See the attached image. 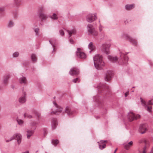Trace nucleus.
Instances as JSON below:
<instances>
[{
	"instance_id": "nucleus-1",
	"label": "nucleus",
	"mask_w": 153,
	"mask_h": 153,
	"mask_svg": "<svg viewBox=\"0 0 153 153\" xmlns=\"http://www.w3.org/2000/svg\"><path fill=\"white\" fill-rule=\"evenodd\" d=\"M94 66L97 70H101L105 66V63L102 59V56L99 54L96 55L94 57Z\"/></svg>"
},
{
	"instance_id": "nucleus-2",
	"label": "nucleus",
	"mask_w": 153,
	"mask_h": 153,
	"mask_svg": "<svg viewBox=\"0 0 153 153\" xmlns=\"http://www.w3.org/2000/svg\"><path fill=\"white\" fill-rule=\"evenodd\" d=\"M86 29L89 35H91L94 36H97L98 35V32L95 30L94 26L92 25L88 24Z\"/></svg>"
},
{
	"instance_id": "nucleus-3",
	"label": "nucleus",
	"mask_w": 153,
	"mask_h": 153,
	"mask_svg": "<svg viewBox=\"0 0 153 153\" xmlns=\"http://www.w3.org/2000/svg\"><path fill=\"white\" fill-rule=\"evenodd\" d=\"M53 103L54 105V108H53V109H54L55 111H53L51 113L58 115L59 113L64 112L62 111L63 108L62 107L57 105L55 101L53 102Z\"/></svg>"
},
{
	"instance_id": "nucleus-4",
	"label": "nucleus",
	"mask_w": 153,
	"mask_h": 153,
	"mask_svg": "<svg viewBox=\"0 0 153 153\" xmlns=\"http://www.w3.org/2000/svg\"><path fill=\"white\" fill-rule=\"evenodd\" d=\"M128 53H126L125 55H124V54L123 53H120V57L122 58L123 57V59H122V60L120 61V62H118L119 64L122 65H126L128 59V58L126 55Z\"/></svg>"
},
{
	"instance_id": "nucleus-5",
	"label": "nucleus",
	"mask_w": 153,
	"mask_h": 153,
	"mask_svg": "<svg viewBox=\"0 0 153 153\" xmlns=\"http://www.w3.org/2000/svg\"><path fill=\"white\" fill-rule=\"evenodd\" d=\"M129 121L131 122L134 120L140 118V116L139 114H135L133 112H130L128 113L127 115Z\"/></svg>"
},
{
	"instance_id": "nucleus-6",
	"label": "nucleus",
	"mask_w": 153,
	"mask_h": 153,
	"mask_svg": "<svg viewBox=\"0 0 153 153\" xmlns=\"http://www.w3.org/2000/svg\"><path fill=\"white\" fill-rule=\"evenodd\" d=\"M97 19L96 13L89 14L86 16V19L87 22L91 23Z\"/></svg>"
},
{
	"instance_id": "nucleus-7",
	"label": "nucleus",
	"mask_w": 153,
	"mask_h": 153,
	"mask_svg": "<svg viewBox=\"0 0 153 153\" xmlns=\"http://www.w3.org/2000/svg\"><path fill=\"white\" fill-rule=\"evenodd\" d=\"M143 141L145 144V146L143 149H138V153H146L147 147L149 146V142L146 141L145 139H143Z\"/></svg>"
},
{
	"instance_id": "nucleus-8",
	"label": "nucleus",
	"mask_w": 153,
	"mask_h": 153,
	"mask_svg": "<svg viewBox=\"0 0 153 153\" xmlns=\"http://www.w3.org/2000/svg\"><path fill=\"white\" fill-rule=\"evenodd\" d=\"M67 32H68V35H69V41L70 43L71 44H73L74 43V40L70 37L71 36L72 34H75L76 33V30L75 29H73L71 30H67Z\"/></svg>"
},
{
	"instance_id": "nucleus-9",
	"label": "nucleus",
	"mask_w": 153,
	"mask_h": 153,
	"mask_svg": "<svg viewBox=\"0 0 153 153\" xmlns=\"http://www.w3.org/2000/svg\"><path fill=\"white\" fill-rule=\"evenodd\" d=\"M140 100L142 105L144 106L145 109L148 112H151L152 108V107L149 106L147 105L146 102L141 97L140 98Z\"/></svg>"
},
{
	"instance_id": "nucleus-10",
	"label": "nucleus",
	"mask_w": 153,
	"mask_h": 153,
	"mask_svg": "<svg viewBox=\"0 0 153 153\" xmlns=\"http://www.w3.org/2000/svg\"><path fill=\"white\" fill-rule=\"evenodd\" d=\"M111 41L110 39L106 40V54H108L109 53V48L111 45Z\"/></svg>"
},
{
	"instance_id": "nucleus-11",
	"label": "nucleus",
	"mask_w": 153,
	"mask_h": 153,
	"mask_svg": "<svg viewBox=\"0 0 153 153\" xmlns=\"http://www.w3.org/2000/svg\"><path fill=\"white\" fill-rule=\"evenodd\" d=\"M113 75V73L112 71H108L106 73V81H108L111 80Z\"/></svg>"
},
{
	"instance_id": "nucleus-12",
	"label": "nucleus",
	"mask_w": 153,
	"mask_h": 153,
	"mask_svg": "<svg viewBox=\"0 0 153 153\" xmlns=\"http://www.w3.org/2000/svg\"><path fill=\"white\" fill-rule=\"evenodd\" d=\"M69 74L70 75L72 76L76 75L79 74V71L76 68H73L70 69Z\"/></svg>"
},
{
	"instance_id": "nucleus-13",
	"label": "nucleus",
	"mask_w": 153,
	"mask_h": 153,
	"mask_svg": "<svg viewBox=\"0 0 153 153\" xmlns=\"http://www.w3.org/2000/svg\"><path fill=\"white\" fill-rule=\"evenodd\" d=\"M19 102L20 103H24L26 101V94L25 92L23 93L22 95L19 99Z\"/></svg>"
},
{
	"instance_id": "nucleus-14",
	"label": "nucleus",
	"mask_w": 153,
	"mask_h": 153,
	"mask_svg": "<svg viewBox=\"0 0 153 153\" xmlns=\"http://www.w3.org/2000/svg\"><path fill=\"white\" fill-rule=\"evenodd\" d=\"M76 56L77 58L82 59H85L86 57L85 54L83 52L80 51H77L76 52Z\"/></svg>"
},
{
	"instance_id": "nucleus-15",
	"label": "nucleus",
	"mask_w": 153,
	"mask_h": 153,
	"mask_svg": "<svg viewBox=\"0 0 153 153\" xmlns=\"http://www.w3.org/2000/svg\"><path fill=\"white\" fill-rule=\"evenodd\" d=\"M146 125L145 124L141 125L139 127V131L141 134L144 133L146 131Z\"/></svg>"
},
{
	"instance_id": "nucleus-16",
	"label": "nucleus",
	"mask_w": 153,
	"mask_h": 153,
	"mask_svg": "<svg viewBox=\"0 0 153 153\" xmlns=\"http://www.w3.org/2000/svg\"><path fill=\"white\" fill-rule=\"evenodd\" d=\"M14 136H15L14 139L17 140L18 143L19 144H20L22 138L21 135L19 134H16L14 135Z\"/></svg>"
},
{
	"instance_id": "nucleus-17",
	"label": "nucleus",
	"mask_w": 153,
	"mask_h": 153,
	"mask_svg": "<svg viewBox=\"0 0 153 153\" xmlns=\"http://www.w3.org/2000/svg\"><path fill=\"white\" fill-rule=\"evenodd\" d=\"M65 112L69 116H72L74 113V112L71 110L70 107H66L65 109Z\"/></svg>"
},
{
	"instance_id": "nucleus-18",
	"label": "nucleus",
	"mask_w": 153,
	"mask_h": 153,
	"mask_svg": "<svg viewBox=\"0 0 153 153\" xmlns=\"http://www.w3.org/2000/svg\"><path fill=\"white\" fill-rule=\"evenodd\" d=\"M96 88H97L99 91H101L102 90H104L105 89V85L104 84L100 83L98 85H95V86Z\"/></svg>"
},
{
	"instance_id": "nucleus-19",
	"label": "nucleus",
	"mask_w": 153,
	"mask_h": 153,
	"mask_svg": "<svg viewBox=\"0 0 153 153\" xmlns=\"http://www.w3.org/2000/svg\"><path fill=\"white\" fill-rule=\"evenodd\" d=\"M108 58L110 61L113 63L116 62L118 60V58L116 56H111L108 55Z\"/></svg>"
},
{
	"instance_id": "nucleus-20",
	"label": "nucleus",
	"mask_w": 153,
	"mask_h": 153,
	"mask_svg": "<svg viewBox=\"0 0 153 153\" xmlns=\"http://www.w3.org/2000/svg\"><path fill=\"white\" fill-rule=\"evenodd\" d=\"M19 82L21 84L25 85L27 83V79L25 77L23 76L19 78Z\"/></svg>"
},
{
	"instance_id": "nucleus-21",
	"label": "nucleus",
	"mask_w": 153,
	"mask_h": 153,
	"mask_svg": "<svg viewBox=\"0 0 153 153\" xmlns=\"http://www.w3.org/2000/svg\"><path fill=\"white\" fill-rule=\"evenodd\" d=\"M133 143V142L131 141L128 143H124L123 145L125 149L128 150L129 149L131 146L132 145Z\"/></svg>"
},
{
	"instance_id": "nucleus-22",
	"label": "nucleus",
	"mask_w": 153,
	"mask_h": 153,
	"mask_svg": "<svg viewBox=\"0 0 153 153\" xmlns=\"http://www.w3.org/2000/svg\"><path fill=\"white\" fill-rule=\"evenodd\" d=\"M127 39L128 40H129L131 43L134 45L135 46L137 45V42L134 39L129 36L128 37Z\"/></svg>"
},
{
	"instance_id": "nucleus-23",
	"label": "nucleus",
	"mask_w": 153,
	"mask_h": 153,
	"mask_svg": "<svg viewBox=\"0 0 153 153\" xmlns=\"http://www.w3.org/2000/svg\"><path fill=\"white\" fill-rule=\"evenodd\" d=\"M98 143H99V147L100 149H102L105 148V140H102L100 142H98Z\"/></svg>"
},
{
	"instance_id": "nucleus-24",
	"label": "nucleus",
	"mask_w": 153,
	"mask_h": 153,
	"mask_svg": "<svg viewBox=\"0 0 153 153\" xmlns=\"http://www.w3.org/2000/svg\"><path fill=\"white\" fill-rule=\"evenodd\" d=\"M39 14L40 18L42 21L46 20L48 18L47 15L43 13H40Z\"/></svg>"
},
{
	"instance_id": "nucleus-25",
	"label": "nucleus",
	"mask_w": 153,
	"mask_h": 153,
	"mask_svg": "<svg viewBox=\"0 0 153 153\" xmlns=\"http://www.w3.org/2000/svg\"><path fill=\"white\" fill-rule=\"evenodd\" d=\"M34 130L33 129H29L27 131V138L29 139L32 136L34 132Z\"/></svg>"
},
{
	"instance_id": "nucleus-26",
	"label": "nucleus",
	"mask_w": 153,
	"mask_h": 153,
	"mask_svg": "<svg viewBox=\"0 0 153 153\" xmlns=\"http://www.w3.org/2000/svg\"><path fill=\"white\" fill-rule=\"evenodd\" d=\"M135 7V5L134 4H127L125 6V8L127 10H130L134 8Z\"/></svg>"
},
{
	"instance_id": "nucleus-27",
	"label": "nucleus",
	"mask_w": 153,
	"mask_h": 153,
	"mask_svg": "<svg viewBox=\"0 0 153 153\" xmlns=\"http://www.w3.org/2000/svg\"><path fill=\"white\" fill-rule=\"evenodd\" d=\"M88 48L91 50L90 51V53L91 52V51H94L95 49V47L93 43L91 42L88 44Z\"/></svg>"
},
{
	"instance_id": "nucleus-28",
	"label": "nucleus",
	"mask_w": 153,
	"mask_h": 153,
	"mask_svg": "<svg viewBox=\"0 0 153 153\" xmlns=\"http://www.w3.org/2000/svg\"><path fill=\"white\" fill-rule=\"evenodd\" d=\"M57 125V120L56 119H53L52 122V127L53 129H55Z\"/></svg>"
},
{
	"instance_id": "nucleus-29",
	"label": "nucleus",
	"mask_w": 153,
	"mask_h": 153,
	"mask_svg": "<svg viewBox=\"0 0 153 153\" xmlns=\"http://www.w3.org/2000/svg\"><path fill=\"white\" fill-rule=\"evenodd\" d=\"M10 77V76L9 74H7L4 76L3 82L4 84H6L7 83L8 79Z\"/></svg>"
},
{
	"instance_id": "nucleus-30",
	"label": "nucleus",
	"mask_w": 153,
	"mask_h": 153,
	"mask_svg": "<svg viewBox=\"0 0 153 153\" xmlns=\"http://www.w3.org/2000/svg\"><path fill=\"white\" fill-rule=\"evenodd\" d=\"M46 10L45 8L43 6H41L39 7L38 9L39 14L40 13H42L43 11H45Z\"/></svg>"
},
{
	"instance_id": "nucleus-31",
	"label": "nucleus",
	"mask_w": 153,
	"mask_h": 153,
	"mask_svg": "<svg viewBox=\"0 0 153 153\" xmlns=\"http://www.w3.org/2000/svg\"><path fill=\"white\" fill-rule=\"evenodd\" d=\"M31 59L33 62H36L37 60L36 55L34 54H32L31 55Z\"/></svg>"
},
{
	"instance_id": "nucleus-32",
	"label": "nucleus",
	"mask_w": 153,
	"mask_h": 153,
	"mask_svg": "<svg viewBox=\"0 0 153 153\" xmlns=\"http://www.w3.org/2000/svg\"><path fill=\"white\" fill-rule=\"evenodd\" d=\"M14 23L11 20L9 21L8 22L7 27L9 28H11L14 26Z\"/></svg>"
},
{
	"instance_id": "nucleus-33",
	"label": "nucleus",
	"mask_w": 153,
	"mask_h": 153,
	"mask_svg": "<svg viewBox=\"0 0 153 153\" xmlns=\"http://www.w3.org/2000/svg\"><path fill=\"white\" fill-rule=\"evenodd\" d=\"M22 2V0H14V4L18 6L21 5L20 3Z\"/></svg>"
},
{
	"instance_id": "nucleus-34",
	"label": "nucleus",
	"mask_w": 153,
	"mask_h": 153,
	"mask_svg": "<svg viewBox=\"0 0 153 153\" xmlns=\"http://www.w3.org/2000/svg\"><path fill=\"white\" fill-rule=\"evenodd\" d=\"M55 41H56L54 39H51L49 40L50 43L52 45L53 48H54L55 47V45L56 43Z\"/></svg>"
},
{
	"instance_id": "nucleus-35",
	"label": "nucleus",
	"mask_w": 153,
	"mask_h": 153,
	"mask_svg": "<svg viewBox=\"0 0 153 153\" xmlns=\"http://www.w3.org/2000/svg\"><path fill=\"white\" fill-rule=\"evenodd\" d=\"M52 144L54 146H56L59 143V141L57 140L53 139L52 140Z\"/></svg>"
},
{
	"instance_id": "nucleus-36",
	"label": "nucleus",
	"mask_w": 153,
	"mask_h": 153,
	"mask_svg": "<svg viewBox=\"0 0 153 153\" xmlns=\"http://www.w3.org/2000/svg\"><path fill=\"white\" fill-rule=\"evenodd\" d=\"M36 123L35 122H33L31 123V125L32 126L31 129L33 130H35L36 128Z\"/></svg>"
},
{
	"instance_id": "nucleus-37",
	"label": "nucleus",
	"mask_w": 153,
	"mask_h": 153,
	"mask_svg": "<svg viewBox=\"0 0 153 153\" xmlns=\"http://www.w3.org/2000/svg\"><path fill=\"white\" fill-rule=\"evenodd\" d=\"M19 55V53L18 51H16L13 53L12 54L13 58H16L18 57Z\"/></svg>"
},
{
	"instance_id": "nucleus-38",
	"label": "nucleus",
	"mask_w": 153,
	"mask_h": 153,
	"mask_svg": "<svg viewBox=\"0 0 153 153\" xmlns=\"http://www.w3.org/2000/svg\"><path fill=\"white\" fill-rule=\"evenodd\" d=\"M17 122L18 123V124L21 126L24 123V121L22 120L18 119H17Z\"/></svg>"
},
{
	"instance_id": "nucleus-39",
	"label": "nucleus",
	"mask_w": 153,
	"mask_h": 153,
	"mask_svg": "<svg viewBox=\"0 0 153 153\" xmlns=\"http://www.w3.org/2000/svg\"><path fill=\"white\" fill-rule=\"evenodd\" d=\"M51 19L54 20H56L58 19V17L55 13H53L52 16H50Z\"/></svg>"
},
{
	"instance_id": "nucleus-40",
	"label": "nucleus",
	"mask_w": 153,
	"mask_h": 153,
	"mask_svg": "<svg viewBox=\"0 0 153 153\" xmlns=\"http://www.w3.org/2000/svg\"><path fill=\"white\" fill-rule=\"evenodd\" d=\"M100 49L101 51L104 52H105V44H103L100 47Z\"/></svg>"
},
{
	"instance_id": "nucleus-41",
	"label": "nucleus",
	"mask_w": 153,
	"mask_h": 153,
	"mask_svg": "<svg viewBox=\"0 0 153 153\" xmlns=\"http://www.w3.org/2000/svg\"><path fill=\"white\" fill-rule=\"evenodd\" d=\"M33 113L38 117H39L40 116V114L36 111H33Z\"/></svg>"
},
{
	"instance_id": "nucleus-42",
	"label": "nucleus",
	"mask_w": 153,
	"mask_h": 153,
	"mask_svg": "<svg viewBox=\"0 0 153 153\" xmlns=\"http://www.w3.org/2000/svg\"><path fill=\"white\" fill-rule=\"evenodd\" d=\"M24 117L25 118H31L32 117V116L31 115L26 113L24 114Z\"/></svg>"
},
{
	"instance_id": "nucleus-43",
	"label": "nucleus",
	"mask_w": 153,
	"mask_h": 153,
	"mask_svg": "<svg viewBox=\"0 0 153 153\" xmlns=\"http://www.w3.org/2000/svg\"><path fill=\"white\" fill-rule=\"evenodd\" d=\"M93 99L94 100L98 103H100V101L99 100V99H98V96H95V97H93Z\"/></svg>"
},
{
	"instance_id": "nucleus-44",
	"label": "nucleus",
	"mask_w": 153,
	"mask_h": 153,
	"mask_svg": "<svg viewBox=\"0 0 153 153\" xmlns=\"http://www.w3.org/2000/svg\"><path fill=\"white\" fill-rule=\"evenodd\" d=\"M39 29L38 28H35L34 29V31L35 32L36 35L39 34Z\"/></svg>"
},
{
	"instance_id": "nucleus-45",
	"label": "nucleus",
	"mask_w": 153,
	"mask_h": 153,
	"mask_svg": "<svg viewBox=\"0 0 153 153\" xmlns=\"http://www.w3.org/2000/svg\"><path fill=\"white\" fill-rule=\"evenodd\" d=\"M73 82L74 83H76L77 82H79V78H77L75 79H74L73 80Z\"/></svg>"
},
{
	"instance_id": "nucleus-46",
	"label": "nucleus",
	"mask_w": 153,
	"mask_h": 153,
	"mask_svg": "<svg viewBox=\"0 0 153 153\" xmlns=\"http://www.w3.org/2000/svg\"><path fill=\"white\" fill-rule=\"evenodd\" d=\"M5 9L4 7H0V12H3L5 11Z\"/></svg>"
},
{
	"instance_id": "nucleus-47",
	"label": "nucleus",
	"mask_w": 153,
	"mask_h": 153,
	"mask_svg": "<svg viewBox=\"0 0 153 153\" xmlns=\"http://www.w3.org/2000/svg\"><path fill=\"white\" fill-rule=\"evenodd\" d=\"M59 32L61 36H64V33L63 31L62 30H60L59 31Z\"/></svg>"
},
{
	"instance_id": "nucleus-48",
	"label": "nucleus",
	"mask_w": 153,
	"mask_h": 153,
	"mask_svg": "<svg viewBox=\"0 0 153 153\" xmlns=\"http://www.w3.org/2000/svg\"><path fill=\"white\" fill-rule=\"evenodd\" d=\"M147 104L148 105H153V103L152 102V100H149L148 102H147Z\"/></svg>"
},
{
	"instance_id": "nucleus-49",
	"label": "nucleus",
	"mask_w": 153,
	"mask_h": 153,
	"mask_svg": "<svg viewBox=\"0 0 153 153\" xmlns=\"http://www.w3.org/2000/svg\"><path fill=\"white\" fill-rule=\"evenodd\" d=\"M99 30L101 32L102 31L103 27H102V26L101 25H100L99 27Z\"/></svg>"
},
{
	"instance_id": "nucleus-50",
	"label": "nucleus",
	"mask_w": 153,
	"mask_h": 153,
	"mask_svg": "<svg viewBox=\"0 0 153 153\" xmlns=\"http://www.w3.org/2000/svg\"><path fill=\"white\" fill-rule=\"evenodd\" d=\"M129 94V91H127L126 92L125 94V97H127V95H128Z\"/></svg>"
},
{
	"instance_id": "nucleus-51",
	"label": "nucleus",
	"mask_w": 153,
	"mask_h": 153,
	"mask_svg": "<svg viewBox=\"0 0 153 153\" xmlns=\"http://www.w3.org/2000/svg\"><path fill=\"white\" fill-rule=\"evenodd\" d=\"M14 138H15V136H14V135H13V136H12V137H10V139H10V140L11 141L12 140H13L14 139Z\"/></svg>"
},
{
	"instance_id": "nucleus-52",
	"label": "nucleus",
	"mask_w": 153,
	"mask_h": 153,
	"mask_svg": "<svg viewBox=\"0 0 153 153\" xmlns=\"http://www.w3.org/2000/svg\"><path fill=\"white\" fill-rule=\"evenodd\" d=\"M77 50L78 51H80L81 50V49L80 48H77Z\"/></svg>"
},
{
	"instance_id": "nucleus-53",
	"label": "nucleus",
	"mask_w": 153,
	"mask_h": 153,
	"mask_svg": "<svg viewBox=\"0 0 153 153\" xmlns=\"http://www.w3.org/2000/svg\"><path fill=\"white\" fill-rule=\"evenodd\" d=\"M10 141V139H9L6 140V141L7 142H9Z\"/></svg>"
},
{
	"instance_id": "nucleus-54",
	"label": "nucleus",
	"mask_w": 153,
	"mask_h": 153,
	"mask_svg": "<svg viewBox=\"0 0 153 153\" xmlns=\"http://www.w3.org/2000/svg\"><path fill=\"white\" fill-rule=\"evenodd\" d=\"M10 141V139H9L6 140V141L7 142H9Z\"/></svg>"
},
{
	"instance_id": "nucleus-55",
	"label": "nucleus",
	"mask_w": 153,
	"mask_h": 153,
	"mask_svg": "<svg viewBox=\"0 0 153 153\" xmlns=\"http://www.w3.org/2000/svg\"><path fill=\"white\" fill-rule=\"evenodd\" d=\"M117 149H116L114 151V153H116V151H117Z\"/></svg>"
},
{
	"instance_id": "nucleus-56",
	"label": "nucleus",
	"mask_w": 153,
	"mask_h": 153,
	"mask_svg": "<svg viewBox=\"0 0 153 153\" xmlns=\"http://www.w3.org/2000/svg\"><path fill=\"white\" fill-rule=\"evenodd\" d=\"M150 153H153V150H152L150 152Z\"/></svg>"
},
{
	"instance_id": "nucleus-57",
	"label": "nucleus",
	"mask_w": 153,
	"mask_h": 153,
	"mask_svg": "<svg viewBox=\"0 0 153 153\" xmlns=\"http://www.w3.org/2000/svg\"><path fill=\"white\" fill-rule=\"evenodd\" d=\"M105 87H106V89L107 88V89H108V86H107L106 85Z\"/></svg>"
},
{
	"instance_id": "nucleus-58",
	"label": "nucleus",
	"mask_w": 153,
	"mask_h": 153,
	"mask_svg": "<svg viewBox=\"0 0 153 153\" xmlns=\"http://www.w3.org/2000/svg\"><path fill=\"white\" fill-rule=\"evenodd\" d=\"M15 17H17V15L16 14H15Z\"/></svg>"
},
{
	"instance_id": "nucleus-59",
	"label": "nucleus",
	"mask_w": 153,
	"mask_h": 153,
	"mask_svg": "<svg viewBox=\"0 0 153 153\" xmlns=\"http://www.w3.org/2000/svg\"><path fill=\"white\" fill-rule=\"evenodd\" d=\"M152 150H153V147H152Z\"/></svg>"
},
{
	"instance_id": "nucleus-60",
	"label": "nucleus",
	"mask_w": 153,
	"mask_h": 153,
	"mask_svg": "<svg viewBox=\"0 0 153 153\" xmlns=\"http://www.w3.org/2000/svg\"><path fill=\"white\" fill-rule=\"evenodd\" d=\"M54 48H53V51H54Z\"/></svg>"
},
{
	"instance_id": "nucleus-61",
	"label": "nucleus",
	"mask_w": 153,
	"mask_h": 153,
	"mask_svg": "<svg viewBox=\"0 0 153 153\" xmlns=\"http://www.w3.org/2000/svg\"><path fill=\"white\" fill-rule=\"evenodd\" d=\"M151 65H153L152 64H150Z\"/></svg>"
},
{
	"instance_id": "nucleus-62",
	"label": "nucleus",
	"mask_w": 153,
	"mask_h": 153,
	"mask_svg": "<svg viewBox=\"0 0 153 153\" xmlns=\"http://www.w3.org/2000/svg\"><path fill=\"white\" fill-rule=\"evenodd\" d=\"M47 153L46 152V153Z\"/></svg>"
}]
</instances>
